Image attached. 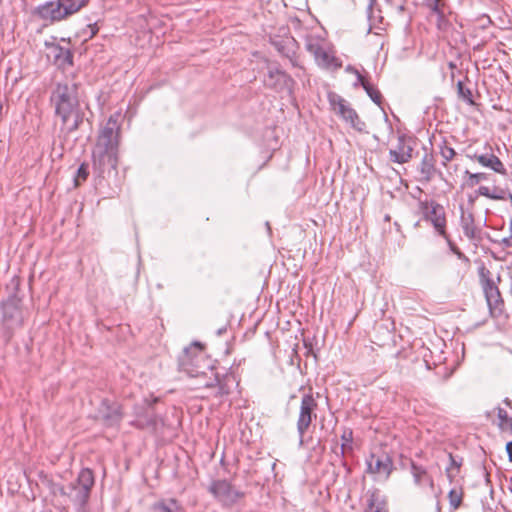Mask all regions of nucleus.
<instances>
[{
    "label": "nucleus",
    "instance_id": "obj_1",
    "mask_svg": "<svg viewBox=\"0 0 512 512\" xmlns=\"http://www.w3.org/2000/svg\"><path fill=\"white\" fill-rule=\"evenodd\" d=\"M120 114H112L101 127L92 151L93 169L98 177L116 172L119 159Z\"/></svg>",
    "mask_w": 512,
    "mask_h": 512
},
{
    "label": "nucleus",
    "instance_id": "obj_2",
    "mask_svg": "<svg viewBox=\"0 0 512 512\" xmlns=\"http://www.w3.org/2000/svg\"><path fill=\"white\" fill-rule=\"evenodd\" d=\"M50 103L55 116L61 121L60 133L64 137L79 129L83 123L84 112L80 106L78 85L75 82L66 80L57 83L51 92Z\"/></svg>",
    "mask_w": 512,
    "mask_h": 512
},
{
    "label": "nucleus",
    "instance_id": "obj_3",
    "mask_svg": "<svg viewBox=\"0 0 512 512\" xmlns=\"http://www.w3.org/2000/svg\"><path fill=\"white\" fill-rule=\"evenodd\" d=\"M180 368L190 377H202L206 375V370L212 371V366L203 351V346L195 342L185 348L180 357Z\"/></svg>",
    "mask_w": 512,
    "mask_h": 512
},
{
    "label": "nucleus",
    "instance_id": "obj_4",
    "mask_svg": "<svg viewBox=\"0 0 512 512\" xmlns=\"http://www.w3.org/2000/svg\"><path fill=\"white\" fill-rule=\"evenodd\" d=\"M83 8V0L71 2L70 0H52L39 5L36 14L44 21L59 22L67 19Z\"/></svg>",
    "mask_w": 512,
    "mask_h": 512
},
{
    "label": "nucleus",
    "instance_id": "obj_5",
    "mask_svg": "<svg viewBox=\"0 0 512 512\" xmlns=\"http://www.w3.org/2000/svg\"><path fill=\"white\" fill-rule=\"evenodd\" d=\"M94 485V475L92 470L82 469L78 475L77 481L69 485V492L64 487H58L57 491L61 495H67L71 500L80 506L86 504L89 499L90 491Z\"/></svg>",
    "mask_w": 512,
    "mask_h": 512
},
{
    "label": "nucleus",
    "instance_id": "obj_6",
    "mask_svg": "<svg viewBox=\"0 0 512 512\" xmlns=\"http://www.w3.org/2000/svg\"><path fill=\"white\" fill-rule=\"evenodd\" d=\"M329 103L335 114L339 115L347 124L358 132H363L366 129V124L362 121L357 112L351 105L341 96L336 93H330Z\"/></svg>",
    "mask_w": 512,
    "mask_h": 512
},
{
    "label": "nucleus",
    "instance_id": "obj_7",
    "mask_svg": "<svg viewBox=\"0 0 512 512\" xmlns=\"http://www.w3.org/2000/svg\"><path fill=\"white\" fill-rule=\"evenodd\" d=\"M419 209L423 214V219L429 221L438 235L447 237L446 231V212L444 207L434 200L420 201Z\"/></svg>",
    "mask_w": 512,
    "mask_h": 512
},
{
    "label": "nucleus",
    "instance_id": "obj_8",
    "mask_svg": "<svg viewBox=\"0 0 512 512\" xmlns=\"http://www.w3.org/2000/svg\"><path fill=\"white\" fill-rule=\"evenodd\" d=\"M317 401L311 393L304 394L301 399L300 411L297 420V431L302 440L312 421L316 418Z\"/></svg>",
    "mask_w": 512,
    "mask_h": 512
},
{
    "label": "nucleus",
    "instance_id": "obj_9",
    "mask_svg": "<svg viewBox=\"0 0 512 512\" xmlns=\"http://www.w3.org/2000/svg\"><path fill=\"white\" fill-rule=\"evenodd\" d=\"M263 83L265 87L275 91H287L291 93L294 80L284 71H282L275 64H268L267 74L264 77Z\"/></svg>",
    "mask_w": 512,
    "mask_h": 512
},
{
    "label": "nucleus",
    "instance_id": "obj_10",
    "mask_svg": "<svg viewBox=\"0 0 512 512\" xmlns=\"http://www.w3.org/2000/svg\"><path fill=\"white\" fill-rule=\"evenodd\" d=\"M208 490L224 506H232L243 497V493L236 490L227 480L213 481Z\"/></svg>",
    "mask_w": 512,
    "mask_h": 512
},
{
    "label": "nucleus",
    "instance_id": "obj_11",
    "mask_svg": "<svg viewBox=\"0 0 512 512\" xmlns=\"http://www.w3.org/2000/svg\"><path fill=\"white\" fill-rule=\"evenodd\" d=\"M483 290L485 297L490 308L491 314L497 316L502 312L503 300L501 299L500 291L495 284L494 280L487 277L484 272L481 273Z\"/></svg>",
    "mask_w": 512,
    "mask_h": 512
},
{
    "label": "nucleus",
    "instance_id": "obj_12",
    "mask_svg": "<svg viewBox=\"0 0 512 512\" xmlns=\"http://www.w3.org/2000/svg\"><path fill=\"white\" fill-rule=\"evenodd\" d=\"M393 469V461L388 455H371L370 459L367 460V472L376 474L383 480H387L390 477Z\"/></svg>",
    "mask_w": 512,
    "mask_h": 512
},
{
    "label": "nucleus",
    "instance_id": "obj_13",
    "mask_svg": "<svg viewBox=\"0 0 512 512\" xmlns=\"http://www.w3.org/2000/svg\"><path fill=\"white\" fill-rule=\"evenodd\" d=\"M413 147L405 135H400L397 144L389 150V159L398 164H404L412 158Z\"/></svg>",
    "mask_w": 512,
    "mask_h": 512
},
{
    "label": "nucleus",
    "instance_id": "obj_14",
    "mask_svg": "<svg viewBox=\"0 0 512 512\" xmlns=\"http://www.w3.org/2000/svg\"><path fill=\"white\" fill-rule=\"evenodd\" d=\"M366 507L364 512H388V502L379 489L368 490L366 493Z\"/></svg>",
    "mask_w": 512,
    "mask_h": 512
},
{
    "label": "nucleus",
    "instance_id": "obj_15",
    "mask_svg": "<svg viewBox=\"0 0 512 512\" xmlns=\"http://www.w3.org/2000/svg\"><path fill=\"white\" fill-rule=\"evenodd\" d=\"M460 226L463 230L464 235L471 241L481 239V228L475 224V218L472 212L464 211L463 207H460Z\"/></svg>",
    "mask_w": 512,
    "mask_h": 512
},
{
    "label": "nucleus",
    "instance_id": "obj_16",
    "mask_svg": "<svg viewBox=\"0 0 512 512\" xmlns=\"http://www.w3.org/2000/svg\"><path fill=\"white\" fill-rule=\"evenodd\" d=\"M314 59L318 66L325 69L337 70L342 67V61L330 49L324 48Z\"/></svg>",
    "mask_w": 512,
    "mask_h": 512
},
{
    "label": "nucleus",
    "instance_id": "obj_17",
    "mask_svg": "<svg viewBox=\"0 0 512 512\" xmlns=\"http://www.w3.org/2000/svg\"><path fill=\"white\" fill-rule=\"evenodd\" d=\"M472 159L476 160L479 164H481L484 167L490 168L493 171L506 175L507 171L504 167V164L501 162V160L494 154H474Z\"/></svg>",
    "mask_w": 512,
    "mask_h": 512
},
{
    "label": "nucleus",
    "instance_id": "obj_18",
    "mask_svg": "<svg viewBox=\"0 0 512 512\" xmlns=\"http://www.w3.org/2000/svg\"><path fill=\"white\" fill-rule=\"evenodd\" d=\"M419 173L421 175L420 180L424 182H430L436 173L435 168V160L432 154L425 153L420 165H419Z\"/></svg>",
    "mask_w": 512,
    "mask_h": 512
},
{
    "label": "nucleus",
    "instance_id": "obj_19",
    "mask_svg": "<svg viewBox=\"0 0 512 512\" xmlns=\"http://www.w3.org/2000/svg\"><path fill=\"white\" fill-rule=\"evenodd\" d=\"M411 473L413 475L414 483L417 486L422 487L428 485L432 490L434 489V480L424 467L412 463Z\"/></svg>",
    "mask_w": 512,
    "mask_h": 512
},
{
    "label": "nucleus",
    "instance_id": "obj_20",
    "mask_svg": "<svg viewBox=\"0 0 512 512\" xmlns=\"http://www.w3.org/2000/svg\"><path fill=\"white\" fill-rule=\"evenodd\" d=\"M101 415L104 423L108 426L117 425L122 419L120 406L116 403L107 406L105 410L101 412Z\"/></svg>",
    "mask_w": 512,
    "mask_h": 512
},
{
    "label": "nucleus",
    "instance_id": "obj_21",
    "mask_svg": "<svg viewBox=\"0 0 512 512\" xmlns=\"http://www.w3.org/2000/svg\"><path fill=\"white\" fill-rule=\"evenodd\" d=\"M155 424L156 416L150 407L143 414H137L136 419L133 421V425L141 429L154 428Z\"/></svg>",
    "mask_w": 512,
    "mask_h": 512
},
{
    "label": "nucleus",
    "instance_id": "obj_22",
    "mask_svg": "<svg viewBox=\"0 0 512 512\" xmlns=\"http://www.w3.org/2000/svg\"><path fill=\"white\" fill-rule=\"evenodd\" d=\"M154 512H184L179 502L174 499H166L159 501L153 505Z\"/></svg>",
    "mask_w": 512,
    "mask_h": 512
},
{
    "label": "nucleus",
    "instance_id": "obj_23",
    "mask_svg": "<svg viewBox=\"0 0 512 512\" xmlns=\"http://www.w3.org/2000/svg\"><path fill=\"white\" fill-rule=\"evenodd\" d=\"M3 316L6 321L14 320L20 322V311L16 300L11 299L3 303Z\"/></svg>",
    "mask_w": 512,
    "mask_h": 512
},
{
    "label": "nucleus",
    "instance_id": "obj_24",
    "mask_svg": "<svg viewBox=\"0 0 512 512\" xmlns=\"http://www.w3.org/2000/svg\"><path fill=\"white\" fill-rule=\"evenodd\" d=\"M495 411L497 412L498 417V428L502 432H509L512 434V416H509L507 411L502 407L495 408Z\"/></svg>",
    "mask_w": 512,
    "mask_h": 512
},
{
    "label": "nucleus",
    "instance_id": "obj_25",
    "mask_svg": "<svg viewBox=\"0 0 512 512\" xmlns=\"http://www.w3.org/2000/svg\"><path fill=\"white\" fill-rule=\"evenodd\" d=\"M477 195L484 196L491 200H505L506 191L504 189L494 187L492 190L487 186H480Z\"/></svg>",
    "mask_w": 512,
    "mask_h": 512
},
{
    "label": "nucleus",
    "instance_id": "obj_26",
    "mask_svg": "<svg viewBox=\"0 0 512 512\" xmlns=\"http://www.w3.org/2000/svg\"><path fill=\"white\" fill-rule=\"evenodd\" d=\"M450 464L446 468V476L450 482H453L454 478L459 473L460 467L462 466V458H456L451 453L448 454Z\"/></svg>",
    "mask_w": 512,
    "mask_h": 512
},
{
    "label": "nucleus",
    "instance_id": "obj_27",
    "mask_svg": "<svg viewBox=\"0 0 512 512\" xmlns=\"http://www.w3.org/2000/svg\"><path fill=\"white\" fill-rule=\"evenodd\" d=\"M463 489L454 487L448 493L449 504L453 509L459 508L463 500Z\"/></svg>",
    "mask_w": 512,
    "mask_h": 512
},
{
    "label": "nucleus",
    "instance_id": "obj_28",
    "mask_svg": "<svg viewBox=\"0 0 512 512\" xmlns=\"http://www.w3.org/2000/svg\"><path fill=\"white\" fill-rule=\"evenodd\" d=\"M306 50L311 53L314 58L324 49L321 41L314 37H307L305 43Z\"/></svg>",
    "mask_w": 512,
    "mask_h": 512
},
{
    "label": "nucleus",
    "instance_id": "obj_29",
    "mask_svg": "<svg viewBox=\"0 0 512 512\" xmlns=\"http://www.w3.org/2000/svg\"><path fill=\"white\" fill-rule=\"evenodd\" d=\"M457 93L458 97L467 102L470 105H474L475 102L473 100L472 90L470 88L465 87L462 81H458L457 83Z\"/></svg>",
    "mask_w": 512,
    "mask_h": 512
},
{
    "label": "nucleus",
    "instance_id": "obj_30",
    "mask_svg": "<svg viewBox=\"0 0 512 512\" xmlns=\"http://www.w3.org/2000/svg\"><path fill=\"white\" fill-rule=\"evenodd\" d=\"M427 7H429L434 13L442 20L445 15V3L443 0H424Z\"/></svg>",
    "mask_w": 512,
    "mask_h": 512
},
{
    "label": "nucleus",
    "instance_id": "obj_31",
    "mask_svg": "<svg viewBox=\"0 0 512 512\" xmlns=\"http://www.w3.org/2000/svg\"><path fill=\"white\" fill-rule=\"evenodd\" d=\"M89 176V166L87 163H82L77 170L74 182L75 186L78 187L81 183L85 182Z\"/></svg>",
    "mask_w": 512,
    "mask_h": 512
},
{
    "label": "nucleus",
    "instance_id": "obj_32",
    "mask_svg": "<svg viewBox=\"0 0 512 512\" xmlns=\"http://www.w3.org/2000/svg\"><path fill=\"white\" fill-rule=\"evenodd\" d=\"M466 174L468 175L467 185L470 187H474L480 182L488 179V175L486 173H471L466 171Z\"/></svg>",
    "mask_w": 512,
    "mask_h": 512
},
{
    "label": "nucleus",
    "instance_id": "obj_33",
    "mask_svg": "<svg viewBox=\"0 0 512 512\" xmlns=\"http://www.w3.org/2000/svg\"><path fill=\"white\" fill-rule=\"evenodd\" d=\"M341 440H342V444H341L342 453H344L347 448L352 449V447H351V443L353 441L352 430L348 429V428L344 429V431L341 435Z\"/></svg>",
    "mask_w": 512,
    "mask_h": 512
},
{
    "label": "nucleus",
    "instance_id": "obj_34",
    "mask_svg": "<svg viewBox=\"0 0 512 512\" xmlns=\"http://www.w3.org/2000/svg\"><path fill=\"white\" fill-rule=\"evenodd\" d=\"M364 90L375 104H381L382 95L379 90L374 88L371 84L364 85Z\"/></svg>",
    "mask_w": 512,
    "mask_h": 512
},
{
    "label": "nucleus",
    "instance_id": "obj_35",
    "mask_svg": "<svg viewBox=\"0 0 512 512\" xmlns=\"http://www.w3.org/2000/svg\"><path fill=\"white\" fill-rule=\"evenodd\" d=\"M440 154L443 158V165L446 166L447 162L451 161L455 157L456 152L452 147L443 145L440 149Z\"/></svg>",
    "mask_w": 512,
    "mask_h": 512
},
{
    "label": "nucleus",
    "instance_id": "obj_36",
    "mask_svg": "<svg viewBox=\"0 0 512 512\" xmlns=\"http://www.w3.org/2000/svg\"><path fill=\"white\" fill-rule=\"evenodd\" d=\"M446 241H447V244L450 248V250L461 260L465 261V262H469V259L468 257L462 253L460 251V249L455 245L454 242H452V240L450 239L449 235L447 234V237H443Z\"/></svg>",
    "mask_w": 512,
    "mask_h": 512
},
{
    "label": "nucleus",
    "instance_id": "obj_37",
    "mask_svg": "<svg viewBox=\"0 0 512 512\" xmlns=\"http://www.w3.org/2000/svg\"><path fill=\"white\" fill-rule=\"evenodd\" d=\"M354 72H355V74L357 75L358 83H359V84H361V86H362L363 88H364V85L370 84V83L368 82V80H367L364 76H362V75L359 73V71L354 70Z\"/></svg>",
    "mask_w": 512,
    "mask_h": 512
},
{
    "label": "nucleus",
    "instance_id": "obj_38",
    "mask_svg": "<svg viewBox=\"0 0 512 512\" xmlns=\"http://www.w3.org/2000/svg\"><path fill=\"white\" fill-rule=\"evenodd\" d=\"M501 244L505 248H512V235L510 234V236L503 238Z\"/></svg>",
    "mask_w": 512,
    "mask_h": 512
},
{
    "label": "nucleus",
    "instance_id": "obj_39",
    "mask_svg": "<svg viewBox=\"0 0 512 512\" xmlns=\"http://www.w3.org/2000/svg\"><path fill=\"white\" fill-rule=\"evenodd\" d=\"M506 451L508 454L509 461L512 462V441L506 444Z\"/></svg>",
    "mask_w": 512,
    "mask_h": 512
},
{
    "label": "nucleus",
    "instance_id": "obj_40",
    "mask_svg": "<svg viewBox=\"0 0 512 512\" xmlns=\"http://www.w3.org/2000/svg\"><path fill=\"white\" fill-rule=\"evenodd\" d=\"M395 9L398 13H403L405 11V1L401 2L400 4L395 6Z\"/></svg>",
    "mask_w": 512,
    "mask_h": 512
},
{
    "label": "nucleus",
    "instance_id": "obj_41",
    "mask_svg": "<svg viewBox=\"0 0 512 512\" xmlns=\"http://www.w3.org/2000/svg\"><path fill=\"white\" fill-rule=\"evenodd\" d=\"M89 29H90V32H91V36H94L97 32H98V28L96 27V24H93V25H88Z\"/></svg>",
    "mask_w": 512,
    "mask_h": 512
},
{
    "label": "nucleus",
    "instance_id": "obj_42",
    "mask_svg": "<svg viewBox=\"0 0 512 512\" xmlns=\"http://www.w3.org/2000/svg\"><path fill=\"white\" fill-rule=\"evenodd\" d=\"M215 382H218L217 377H214L211 381L206 382L205 387H212V386H214Z\"/></svg>",
    "mask_w": 512,
    "mask_h": 512
},
{
    "label": "nucleus",
    "instance_id": "obj_43",
    "mask_svg": "<svg viewBox=\"0 0 512 512\" xmlns=\"http://www.w3.org/2000/svg\"><path fill=\"white\" fill-rule=\"evenodd\" d=\"M503 402L506 406L512 409V400H510L509 398H505Z\"/></svg>",
    "mask_w": 512,
    "mask_h": 512
},
{
    "label": "nucleus",
    "instance_id": "obj_44",
    "mask_svg": "<svg viewBox=\"0 0 512 512\" xmlns=\"http://www.w3.org/2000/svg\"><path fill=\"white\" fill-rule=\"evenodd\" d=\"M67 58L69 59V62H70V63H72V61H71L72 56H71V54H70V52H69V51L67 52Z\"/></svg>",
    "mask_w": 512,
    "mask_h": 512
},
{
    "label": "nucleus",
    "instance_id": "obj_45",
    "mask_svg": "<svg viewBox=\"0 0 512 512\" xmlns=\"http://www.w3.org/2000/svg\"><path fill=\"white\" fill-rule=\"evenodd\" d=\"M474 201H475V198H473V197H471V196H470V197H469V202H470L471 204H473V203H474Z\"/></svg>",
    "mask_w": 512,
    "mask_h": 512
},
{
    "label": "nucleus",
    "instance_id": "obj_46",
    "mask_svg": "<svg viewBox=\"0 0 512 512\" xmlns=\"http://www.w3.org/2000/svg\"><path fill=\"white\" fill-rule=\"evenodd\" d=\"M510 234L512 235V219L510 221Z\"/></svg>",
    "mask_w": 512,
    "mask_h": 512
},
{
    "label": "nucleus",
    "instance_id": "obj_47",
    "mask_svg": "<svg viewBox=\"0 0 512 512\" xmlns=\"http://www.w3.org/2000/svg\"><path fill=\"white\" fill-rule=\"evenodd\" d=\"M509 197H510V201H511V203H512V195L510 194V195H509Z\"/></svg>",
    "mask_w": 512,
    "mask_h": 512
}]
</instances>
